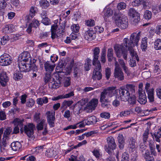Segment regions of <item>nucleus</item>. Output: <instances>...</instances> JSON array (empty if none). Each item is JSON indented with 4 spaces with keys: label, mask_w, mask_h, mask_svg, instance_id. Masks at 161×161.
Listing matches in <instances>:
<instances>
[{
    "label": "nucleus",
    "mask_w": 161,
    "mask_h": 161,
    "mask_svg": "<svg viewBox=\"0 0 161 161\" xmlns=\"http://www.w3.org/2000/svg\"><path fill=\"white\" fill-rule=\"evenodd\" d=\"M140 33V32H139L137 33H134L131 35L129 40L127 38H125L123 40L124 45L129 51L132 58H135L137 55L136 52L133 49V47L135 45H138Z\"/></svg>",
    "instance_id": "1"
},
{
    "label": "nucleus",
    "mask_w": 161,
    "mask_h": 161,
    "mask_svg": "<svg viewBox=\"0 0 161 161\" xmlns=\"http://www.w3.org/2000/svg\"><path fill=\"white\" fill-rule=\"evenodd\" d=\"M31 63V58L30 54L27 52L21 53L19 57L18 66L20 71L28 72L30 69L29 63Z\"/></svg>",
    "instance_id": "2"
},
{
    "label": "nucleus",
    "mask_w": 161,
    "mask_h": 161,
    "mask_svg": "<svg viewBox=\"0 0 161 161\" xmlns=\"http://www.w3.org/2000/svg\"><path fill=\"white\" fill-rule=\"evenodd\" d=\"M115 87H111L104 90L100 95V102L101 103V106L104 108H111V105L108 98L112 97L115 92Z\"/></svg>",
    "instance_id": "3"
},
{
    "label": "nucleus",
    "mask_w": 161,
    "mask_h": 161,
    "mask_svg": "<svg viewBox=\"0 0 161 161\" xmlns=\"http://www.w3.org/2000/svg\"><path fill=\"white\" fill-rule=\"evenodd\" d=\"M114 19L116 25L119 28L124 29L128 26V21L126 16L120 13L115 14Z\"/></svg>",
    "instance_id": "4"
},
{
    "label": "nucleus",
    "mask_w": 161,
    "mask_h": 161,
    "mask_svg": "<svg viewBox=\"0 0 161 161\" xmlns=\"http://www.w3.org/2000/svg\"><path fill=\"white\" fill-rule=\"evenodd\" d=\"M87 99H82L75 104L74 107V113L75 115L79 114L85 108V106L87 102Z\"/></svg>",
    "instance_id": "5"
},
{
    "label": "nucleus",
    "mask_w": 161,
    "mask_h": 161,
    "mask_svg": "<svg viewBox=\"0 0 161 161\" xmlns=\"http://www.w3.org/2000/svg\"><path fill=\"white\" fill-rule=\"evenodd\" d=\"M108 146L105 147V150L109 154H112V152L116 148V144L114 138L110 136L107 138Z\"/></svg>",
    "instance_id": "6"
},
{
    "label": "nucleus",
    "mask_w": 161,
    "mask_h": 161,
    "mask_svg": "<svg viewBox=\"0 0 161 161\" xmlns=\"http://www.w3.org/2000/svg\"><path fill=\"white\" fill-rule=\"evenodd\" d=\"M95 67L93 73L92 78L93 80H99L102 79V74L101 73V65L100 63H98L94 65Z\"/></svg>",
    "instance_id": "7"
},
{
    "label": "nucleus",
    "mask_w": 161,
    "mask_h": 161,
    "mask_svg": "<svg viewBox=\"0 0 161 161\" xmlns=\"http://www.w3.org/2000/svg\"><path fill=\"white\" fill-rule=\"evenodd\" d=\"M12 59L11 56L7 53H4L0 56V65L3 66H8L12 63Z\"/></svg>",
    "instance_id": "8"
},
{
    "label": "nucleus",
    "mask_w": 161,
    "mask_h": 161,
    "mask_svg": "<svg viewBox=\"0 0 161 161\" xmlns=\"http://www.w3.org/2000/svg\"><path fill=\"white\" fill-rule=\"evenodd\" d=\"M129 15L132 17V20L134 22L133 24L137 23L140 20V15L133 8H130L128 11Z\"/></svg>",
    "instance_id": "9"
},
{
    "label": "nucleus",
    "mask_w": 161,
    "mask_h": 161,
    "mask_svg": "<svg viewBox=\"0 0 161 161\" xmlns=\"http://www.w3.org/2000/svg\"><path fill=\"white\" fill-rule=\"evenodd\" d=\"M119 94L121 100L125 102L128 100L130 95L128 90L122 88L119 89Z\"/></svg>",
    "instance_id": "10"
},
{
    "label": "nucleus",
    "mask_w": 161,
    "mask_h": 161,
    "mask_svg": "<svg viewBox=\"0 0 161 161\" xmlns=\"http://www.w3.org/2000/svg\"><path fill=\"white\" fill-rule=\"evenodd\" d=\"M52 56H51V62L47 61L45 63L44 66L45 70L47 72L51 73L53 71L55 66L54 61L53 60Z\"/></svg>",
    "instance_id": "11"
},
{
    "label": "nucleus",
    "mask_w": 161,
    "mask_h": 161,
    "mask_svg": "<svg viewBox=\"0 0 161 161\" xmlns=\"http://www.w3.org/2000/svg\"><path fill=\"white\" fill-rule=\"evenodd\" d=\"M55 112H51L50 111L47 112L46 114H47V119L49 126L51 127L54 126Z\"/></svg>",
    "instance_id": "12"
},
{
    "label": "nucleus",
    "mask_w": 161,
    "mask_h": 161,
    "mask_svg": "<svg viewBox=\"0 0 161 161\" xmlns=\"http://www.w3.org/2000/svg\"><path fill=\"white\" fill-rule=\"evenodd\" d=\"M93 59L92 60V64L93 65H96L98 63H100L98 60L99 55L100 52V50L98 47H96L93 50Z\"/></svg>",
    "instance_id": "13"
},
{
    "label": "nucleus",
    "mask_w": 161,
    "mask_h": 161,
    "mask_svg": "<svg viewBox=\"0 0 161 161\" xmlns=\"http://www.w3.org/2000/svg\"><path fill=\"white\" fill-rule=\"evenodd\" d=\"M35 126L32 124H30L25 125L24 127L25 133L29 137H31L34 133V128Z\"/></svg>",
    "instance_id": "14"
},
{
    "label": "nucleus",
    "mask_w": 161,
    "mask_h": 161,
    "mask_svg": "<svg viewBox=\"0 0 161 161\" xmlns=\"http://www.w3.org/2000/svg\"><path fill=\"white\" fill-rule=\"evenodd\" d=\"M138 147L136 140L133 137L130 138L128 148L130 151L133 152L135 151Z\"/></svg>",
    "instance_id": "15"
},
{
    "label": "nucleus",
    "mask_w": 161,
    "mask_h": 161,
    "mask_svg": "<svg viewBox=\"0 0 161 161\" xmlns=\"http://www.w3.org/2000/svg\"><path fill=\"white\" fill-rule=\"evenodd\" d=\"M114 76L120 80H122L124 79V74L121 69H114Z\"/></svg>",
    "instance_id": "16"
},
{
    "label": "nucleus",
    "mask_w": 161,
    "mask_h": 161,
    "mask_svg": "<svg viewBox=\"0 0 161 161\" xmlns=\"http://www.w3.org/2000/svg\"><path fill=\"white\" fill-rule=\"evenodd\" d=\"M8 80V78L5 72L3 71L0 74V83L3 86H4Z\"/></svg>",
    "instance_id": "17"
},
{
    "label": "nucleus",
    "mask_w": 161,
    "mask_h": 161,
    "mask_svg": "<svg viewBox=\"0 0 161 161\" xmlns=\"http://www.w3.org/2000/svg\"><path fill=\"white\" fill-rule=\"evenodd\" d=\"M115 53L117 57L120 58L122 56V53L125 50L123 45H116L114 47Z\"/></svg>",
    "instance_id": "18"
},
{
    "label": "nucleus",
    "mask_w": 161,
    "mask_h": 161,
    "mask_svg": "<svg viewBox=\"0 0 161 161\" xmlns=\"http://www.w3.org/2000/svg\"><path fill=\"white\" fill-rule=\"evenodd\" d=\"M85 38L88 41H91L95 37V34L92 30H88L85 31L84 34Z\"/></svg>",
    "instance_id": "19"
},
{
    "label": "nucleus",
    "mask_w": 161,
    "mask_h": 161,
    "mask_svg": "<svg viewBox=\"0 0 161 161\" xmlns=\"http://www.w3.org/2000/svg\"><path fill=\"white\" fill-rule=\"evenodd\" d=\"M60 82L58 80L57 81L54 80L53 78L52 79L51 81H49L48 83V86L50 88L55 89L58 88L60 86Z\"/></svg>",
    "instance_id": "20"
},
{
    "label": "nucleus",
    "mask_w": 161,
    "mask_h": 161,
    "mask_svg": "<svg viewBox=\"0 0 161 161\" xmlns=\"http://www.w3.org/2000/svg\"><path fill=\"white\" fill-rule=\"evenodd\" d=\"M103 13L104 14V18L105 19L108 20V18L111 17L113 14L112 10L108 7H106L104 9Z\"/></svg>",
    "instance_id": "21"
},
{
    "label": "nucleus",
    "mask_w": 161,
    "mask_h": 161,
    "mask_svg": "<svg viewBox=\"0 0 161 161\" xmlns=\"http://www.w3.org/2000/svg\"><path fill=\"white\" fill-rule=\"evenodd\" d=\"M139 98L138 99V102L141 104H144L147 102V97L145 92L138 93Z\"/></svg>",
    "instance_id": "22"
},
{
    "label": "nucleus",
    "mask_w": 161,
    "mask_h": 161,
    "mask_svg": "<svg viewBox=\"0 0 161 161\" xmlns=\"http://www.w3.org/2000/svg\"><path fill=\"white\" fill-rule=\"evenodd\" d=\"M98 103V100L96 98L92 99L87 104V106L89 108L94 110Z\"/></svg>",
    "instance_id": "23"
},
{
    "label": "nucleus",
    "mask_w": 161,
    "mask_h": 161,
    "mask_svg": "<svg viewBox=\"0 0 161 161\" xmlns=\"http://www.w3.org/2000/svg\"><path fill=\"white\" fill-rule=\"evenodd\" d=\"M97 121L96 117L94 116L89 117L85 120V122L86 125H91L96 123Z\"/></svg>",
    "instance_id": "24"
},
{
    "label": "nucleus",
    "mask_w": 161,
    "mask_h": 161,
    "mask_svg": "<svg viewBox=\"0 0 161 161\" xmlns=\"http://www.w3.org/2000/svg\"><path fill=\"white\" fill-rule=\"evenodd\" d=\"M2 31L5 33L13 32L14 31V26L11 24L6 25L3 29Z\"/></svg>",
    "instance_id": "25"
},
{
    "label": "nucleus",
    "mask_w": 161,
    "mask_h": 161,
    "mask_svg": "<svg viewBox=\"0 0 161 161\" xmlns=\"http://www.w3.org/2000/svg\"><path fill=\"white\" fill-rule=\"evenodd\" d=\"M13 122L14 125H19V126L20 128L21 133H23L24 131L23 121L18 118H17L14 120Z\"/></svg>",
    "instance_id": "26"
},
{
    "label": "nucleus",
    "mask_w": 161,
    "mask_h": 161,
    "mask_svg": "<svg viewBox=\"0 0 161 161\" xmlns=\"http://www.w3.org/2000/svg\"><path fill=\"white\" fill-rule=\"evenodd\" d=\"M119 147L120 149H122L124 146V137L122 134H119L118 138Z\"/></svg>",
    "instance_id": "27"
},
{
    "label": "nucleus",
    "mask_w": 161,
    "mask_h": 161,
    "mask_svg": "<svg viewBox=\"0 0 161 161\" xmlns=\"http://www.w3.org/2000/svg\"><path fill=\"white\" fill-rule=\"evenodd\" d=\"M142 156L146 161H154L153 157L150 155V152L148 150H146L145 153L142 154Z\"/></svg>",
    "instance_id": "28"
},
{
    "label": "nucleus",
    "mask_w": 161,
    "mask_h": 161,
    "mask_svg": "<svg viewBox=\"0 0 161 161\" xmlns=\"http://www.w3.org/2000/svg\"><path fill=\"white\" fill-rule=\"evenodd\" d=\"M147 38L144 37L142 39L141 45V48L143 51H145L147 49Z\"/></svg>",
    "instance_id": "29"
},
{
    "label": "nucleus",
    "mask_w": 161,
    "mask_h": 161,
    "mask_svg": "<svg viewBox=\"0 0 161 161\" xmlns=\"http://www.w3.org/2000/svg\"><path fill=\"white\" fill-rule=\"evenodd\" d=\"M11 145L12 149L15 151L19 150L21 147V143L18 142H13Z\"/></svg>",
    "instance_id": "30"
},
{
    "label": "nucleus",
    "mask_w": 161,
    "mask_h": 161,
    "mask_svg": "<svg viewBox=\"0 0 161 161\" xmlns=\"http://www.w3.org/2000/svg\"><path fill=\"white\" fill-rule=\"evenodd\" d=\"M147 97L149 101L152 102L154 101V89L153 88H151L149 91L147 92Z\"/></svg>",
    "instance_id": "31"
},
{
    "label": "nucleus",
    "mask_w": 161,
    "mask_h": 161,
    "mask_svg": "<svg viewBox=\"0 0 161 161\" xmlns=\"http://www.w3.org/2000/svg\"><path fill=\"white\" fill-rule=\"evenodd\" d=\"M38 9L35 6H31L30 9L29 14L31 18H32L37 13Z\"/></svg>",
    "instance_id": "32"
},
{
    "label": "nucleus",
    "mask_w": 161,
    "mask_h": 161,
    "mask_svg": "<svg viewBox=\"0 0 161 161\" xmlns=\"http://www.w3.org/2000/svg\"><path fill=\"white\" fill-rule=\"evenodd\" d=\"M114 53L113 50L111 48H109L108 49L107 52V57L108 60L109 62L111 61L115 57L113 56Z\"/></svg>",
    "instance_id": "33"
},
{
    "label": "nucleus",
    "mask_w": 161,
    "mask_h": 161,
    "mask_svg": "<svg viewBox=\"0 0 161 161\" xmlns=\"http://www.w3.org/2000/svg\"><path fill=\"white\" fill-rule=\"evenodd\" d=\"M48 102V98L44 97L42 98H38L36 100L37 103L40 105H42L43 104H46Z\"/></svg>",
    "instance_id": "34"
},
{
    "label": "nucleus",
    "mask_w": 161,
    "mask_h": 161,
    "mask_svg": "<svg viewBox=\"0 0 161 161\" xmlns=\"http://www.w3.org/2000/svg\"><path fill=\"white\" fill-rule=\"evenodd\" d=\"M135 86L134 85L131 84H127L126 85V88L128 90L129 92H130V94H132L135 93Z\"/></svg>",
    "instance_id": "35"
},
{
    "label": "nucleus",
    "mask_w": 161,
    "mask_h": 161,
    "mask_svg": "<svg viewBox=\"0 0 161 161\" xmlns=\"http://www.w3.org/2000/svg\"><path fill=\"white\" fill-rule=\"evenodd\" d=\"M154 47L156 50L161 49V39H157L154 42Z\"/></svg>",
    "instance_id": "36"
},
{
    "label": "nucleus",
    "mask_w": 161,
    "mask_h": 161,
    "mask_svg": "<svg viewBox=\"0 0 161 161\" xmlns=\"http://www.w3.org/2000/svg\"><path fill=\"white\" fill-rule=\"evenodd\" d=\"M72 103V101H64L62 103L61 108L64 109V110L63 111H64L68 107L70 106Z\"/></svg>",
    "instance_id": "37"
},
{
    "label": "nucleus",
    "mask_w": 161,
    "mask_h": 161,
    "mask_svg": "<svg viewBox=\"0 0 161 161\" xmlns=\"http://www.w3.org/2000/svg\"><path fill=\"white\" fill-rule=\"evenodd\" d=\"M12 131V129L11 127H9L7 128L4 130L3 136V137L8 139L9 138V136Z\"/></svg>",
    "instance_id": "38"
},
{
    "label": "nucleus",
    "mask_w": 161,
    "mask_h": 161,
    "mask_svg": "<svg viewBox=\"0 0 161 161\" xmlns=\"http://www.w3.org/2000/svg\"><path fill=\"white\" fill-rule=\"evenodd\" d=\"M153 135L155 137V140L156 142H159L160 141L159 138L161 137V126L158 129L157 132L154 133Z\"/></svg>",
    "instance_id": "39"
},
{
    "label": "nucleus",
    "mask_w": 161,
    "mask_h": 161,
    "mask_svg": "<svg viewBox=\"0 0 161 161\" xmlns=\"http://www.w3.org/2000/svg\"><path fill=\"white\" fill-rule=\"evenodd\" d=\"M39 4L42 8L45 9L47 8L50 5L49 2L46 0H40Z\"/></svg>",
    "instance_id": "40"
},
{
    "label": "nucleus",
    "mask_w": 161,
    "mask_h": 161,
    "mask_svg": "<svg viewBox=\"0 0 161 161\" xmlns=\"http://www.w3.org/2000/svg\"><path fill=\"white\" fill-rule=\"evenodd\" d=\"M118 61L119 64L121 66V67L123 68L125 72H126L128 71V68L126 66L125 64L123 59L120 58L118 59Z\"/></svg>",
    "instance_id": "41"
},
{
    "label": "nucleus",
    "mask_w": 161,
    "mask_h": 161,
    "mask_svg": "<svg viewBox=\"0 0 161 161\" xmlns=\"http://www.w3.org/2000/svg\"><path fill=\"white\" fill-rule=\"evenodd\" d=\"M91 66V60L87 58L86 59V62L85 64V69L86 71H88L90 70Z\"/></svg>",
    "instance_id": "42"
},
{
    "label": "nucleus",
    "mask_w": 161,
    "mask_h": 161,
    "mask_svg": "<svg viewBox=\"0 0 161 161\" xmlns=\"http://www.w3.org/2000/svg\"><path fill=\"white\" fill-rule=\"evenodd\" d=\"M106 50L105 49H103L101 53V60L102 62L104 63L106 62L105 57L106 55Z\"/></svg>",
    "instance_id": "43"
},
{
    "label": "nucleus",
    "mask_w": 161,
    "mask_h": 161,
    "mask_svg": "<svg viewBox=\"0 0 161 161\" xmlns=\"http://www.w3.org/2000/svg\"><path fill=\"white\" fill-rule=\"evenodd\" d=\"M45 122V121L44 119H42L39 123L37 124L36 125V127L38 130H41L43 129Z\"/></svg>",
    "instance_id": "44"
},
{
    "label": "nucleus",
    "mask_w": 161,
    "mask_h": 161,
    "mask_svg": "<svg viewBox=\"0 0 161 161\" xmlns=\"http://www.w3.org/2000/svg\"><path fill=\"white\" fill-rule=\"evenodd\" d=\"M149 130L147 128L145 130L143 134V140L144 143L147 142L148 138V135L149 134Z\"/></svg>",
    "instance_id": "45"
},
{
    "label": "nucleus",
    "mask_w": 161,
    "mask_h": 161,
    "mask_svg": "<svg viewBox=\"0 0 161 161\" xmlns=\"http://www.w3.org/2000/svg\"><path fill=\"white\" fill-rule=\"evenodd\" d=\"M51 73L47 72L45 75V76L44 78V81L45 83H47L49 81H51L53 78L51 77Z\"/></svg>",
    "instance_id": "46"
},
{
    "label": "nucleus",
    "mask_w": 161,
    "mask_h": 161,
    "mask_svg": "<svg viewBox=\"0 0 161 161\" xmlns=\"http://www.w3.org/2000/svg\"><path fill=\"white\" fill-rule=\"evenodd\" d=\"M152 15L151 12L149 10H147L144 12V17L145 19L149 20L151 19Z\"/></svg>",
    "instance_id": "47"
},
{
    "label": "nucleus",
    "mask_w": 161,
    "mask_h": 161,
    "mask_svg": "<svg viewBox=\"0 0 161 161\" xmlns=\"http://www.w3.org/2000/svg\"><path fill=\"white\" fill-rule=\"evenodd\" d=\"M35 104V101L32 98H29L28 99L26 103V106L27 107L31 108L33 107Z\"/></svg>",
    "instance_id": "48"
},
{
    "label": "nucleus",
    "mask_w": 161,
    "mask_h": 161,
    "mask_svg": "<svg viewBox=\"0 0 161 161\" xmlns=\"http://www.w3.org/2000/svg\"><path fill=\"white\" fill-rule=\"evenodd\" d=\"M22 77V74L19 72L17 71L14 74L13 78L15 80H18L21 79Z\"/></svg>",
    "instance_id": "49"
},
{
    "label": "nucleus",
    "mask_w": 161,
    "mask_h": 161,
    "mask_svg": "<svg viewBox=\"0 0 161 161\" xmlns=\"http://www.w3.org/2000/svg\"><path fill=\"white\" fill-rule=\"evenodd\" d=\"M73 32L75 33H77L79 31V27L77 24H74L71 26V27Z\"/></svg>",
    "instance_id": "50"
},
{
    "label": "nucleus",
    "mask_w": 161,
    "mask_h": 161,
    "mask_svg": "<svg viewBox=\"0 0 161 161\" xmlns=\"http://www.w3.org/2000/svg\"><path fill=\"white\" fill-rule=\"evenodd\" d=\"M30 24L31 25H32L33 27L35 28L38 27L40 24L39 21L35 19L33 20L32 22Z\"/></svg>",
    "instance_id": "51"
},
{
    "label": "nucleus",
    "mask_w": 161,
    "mask_h": 161,
    "mask_svg": "<svg viewBox=\"0 0 161 161\" xmlns=\"http://www.w3.org/2000/svg\"><path fill=\"white\" fill-rule=\"evenodd\" d=\"M126 7V4L124 2L119 3L117 5V8L119 10L125 9Z\"/></svg>",
    "instance_id": "52"
},
{
    "label": "nucleus",
    "mask_w": 161,
    "mask_h": 161,
    "mask_svg": "<svg viewBox=\"0 0 161 161\" xmlns=\"http://www.w3.org/2000/svg\"><path fill=\"white\" fill-rule=\"evenodd\" d=\"M42 22L45 25H48L51 24L49 19L47 17H42Z\"/></svg>",
    "instance_id": "53"
},
{
    "label": "nucleus",
    "mask_w": 161,
    "mask_h": 161,
    "mask_svg": "<svg viewBox=\"0 0 161 161\" xmlns=\"http://www.w3.org/2000/svg\"><path fill=\"white\" fill-rule=\"evenodd\" d=\"M105 74L106 79L108 80L111 75V69L108 68H106L105 69Z\"/></svg>",
    "instance_id": "54"
},
{
    "label": "nucleus",
    "mask_w": 161,
    "mask_h": 161,
    "mask_svg": "<svg viewBox=\"0 0 161 161\" xmlns=\"http://www.w3.org/2000/svg\"><path fill=\"white\" fill-rule=\"evenodd\" d=\"M70 85V78L67 77L65 78V81L64 83V86L67 87Z\"/></svg>",
    "instance_id": "55"
},
{
    "label": "nucleus",
    "mask_w": 161,
    "mask_h": 161,
    "mask_svg": "<svg viewBox=\"0 0 161 161\" xmlns=\"http://www.w3.org/2000/svg\"><path fill=\"white\" fill-rule=\"evenodd\" d=\"M130 111L128 110H125L121 112L120 114H119V115L120 116V117L126 116L130 114Z\"/></svg>",
    "instance_id": "56"
},
{
    "label": "nucleus",
    "mask_w": 161,
    "mask_h": 161,
    "mask_svg": "<svg viewBox=\"0 0 161 161\" xmlns=\"http://www.w3.org/2000/svg\"><path fill=\"white\" fill-rule=\"evenodd\" d=\"M93 155L97 158H99L100 157L99 149H95L92 152Z\"/></svg>",
    "instance_id": "57"
},
{
    "label": "nucleus",
    "mask_w": 161,
    "mask_h": 161,
    "mask_svg": "<svg viewBox=\"0 0 161 161\" xmlns=\"http://www.w3.org/2000/svg\"><path fill=\"white\" fill-rule=\"evenodd\" d=\"M100 116L105 119H108L110 117V114L109 113L104 112L100 114Z\"/></svg>",
    "instance_id": "58"
},
{
    "label": "nucleus",
    "mask_w": 161,
    "mask_h": 161,
    "mask_svg": "<svg viewBox=\"0 0 161 161\" xmlns=\"http://www.w3.org/2000/svg\"><path fill=\"white\" fill-rule=\"evenodd\" d=\"M86 23L88 26H93L95 25V21L94 20L90 19L86 20Z\"/></svg>",
    "instance_id": "59"
},
{
    "label": "nucleus",
    "mask_w": 161,
    "mask_h": 161,
    "mask_svg": "<svg viewBox=\"0 0 161 161\" xmlns=\"http://www.w3.org/2000/svg\"><path fill=\"white\" fill-rule=\"evenodd\" d=\"M129 155L126 153H123L122 156V159L121 161H129Z\"/></svg>",
    "instance_id": "60"
},
{
    "label": "nucleus",
    "mask_w": 161,
    "mask_h": 161,
    "mask_svg": "<svg viewBox=\"0 0 161 161\" xmlns=\"http://www.w3.org/2000/svg\"><path fill=\"white\" fill-rule=\"evenodd\" d=\"M6 119V115L4 112L2 110H0V120H3Z\"/></svg>",
    "instance_id": "61"
},
{
    "label": "nucleus",
    "mask_w": 161,
    "mask_h": 161,
    "mask_svg": "<svg viewBox=\"0 0 161 161\" xmlns=\"http://www.w3.org/2000/svg\"><path fill=\"white\" fill-rule=\"evenodd\" d=\"M46 154L49 158H51L54 155L53 151L52 150H47L46 151Z\"/></svg>",
    "instance_id": "62"
},
{
    "label": "nucleus",
    "mask_w": 161,
    "mask_h": 161,
    "mask_svg": "<svg viewBox=\"0 0 161 161\" xmlns=\"http://www.w3.org/2000/svg\"><path fill=\"white\" fill-rule=\"evenodd\" d=\"M128 101L131 104H135L136 103V97L135 96H130V97Z\"/></svg>",
    "instance_id": "63"
},
{
    "label": "nucleus",
    "mask_w": 161,
    "mask_h": 161,
    "mask_svg": "<svg viewBox=\"0 0 161 161\" xmlns=\"http://www.w3.org/2000/svg\"><path fill=\"white\" fill-rule=\"evenodd\" d=\"M8 40V39L7 36H4L1 39V43L2 45H4Z\"/></svg>",
    "instance_id": "64"
}]
</instances>
